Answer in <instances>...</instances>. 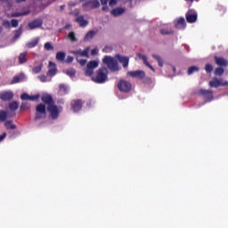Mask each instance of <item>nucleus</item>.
Instances as JSON below:
<instances>
[{"label": "nucleus", "mask_w": 228, "mask_h": 228, "mask_svg": "<svg viewBox=\"0 0 228 228\" xmlns=\"http://www.w3.org/2000/svg\"><path fill=\"white\" fill-rule=\"evenodd\" d=\"M45 51H54V46L51 44V42H46L44 45Z\"/></svg>", "instance_id": "nucleus-37"}, {"label": "nucleus", "mask_w": 228, "mask_h": 228, "mask_svg": "<svg viewBox=\"0 0 228 228\" xmlns=\"http://www.w3.org/2000/svg\"><path fill=\"white\" fill-rule=\"evenodd\" d=\"M199 94L206 99V102H211L213 100V91L211 90L200 89Z\"/></svg>", "instance_id": "nucleus-10"}, {"label": "nucleus", "mask_w": 228, "mask_h": 228, "mask_svg": "<svg viewBox=\"0 0 228 228\" xmlns=\"http://www.w3.org/2000/svg\"><path fill=\"white\" fill-rule=\"evenodd\" d=\"M127 76L131 77H138V79H143L145 77V71L135 70V71H128Z\"/></svg>", "instance_id": "nucleus-16"}, {"label": "nucleus", "mask_w": 228, "mask_h": 228, "mask_svg": "<svg viewBox=\"0 0 228 228\" xmlns=\"http://www.w3.org/2000/svg\"><path fill=\"white\" fill-rule=\"evenodd\" d=\"M26 0H16V3H24Z\"/></svg>", "instance_id": "nucleus-56"}, {"label": "nucleus", "mask_w": 228, "mask_h": 228, "mask_svg": "<svg viewBox=\"0 0 228 228\" xmlns=\"http://www.w3.org/2000/svg\"><path fill=\"white\" fill-rule=\"evenodd\" d=\"M28 56V52H23L20 53L18 60L20 65H23V63H26L28 61V59L26 58Z\"/></svg>", "instance_id": "nucleus-23"}, {"label": "nucleus", "mask_w": 228, "mask_h": 228, "mask_svg": "<svg viewBox=\"0 0 228 228\" xmlns=\"http://www.w3.org/2000/svg\"><path fill=\"white\" fill-rule=\"evenodd\" d=\"M66 53L64 52H58L56 53V61H65Z\"/></svg>", "instance_id": "nucleus-26"}, {"label": "nucleus", "mask_w": 228, "mask_h": 228, "mask_svg": "<svg viewBox=\"0 0 228 228\" xmlns=\"http://www.w3.org/2000/svg\"><path fill=\"white\" fill-rule=\"evenodd\" d=\"M40 99V94H36V95H29L27 93H23L20 95V100L21 101H38Z\"/></svg>", "instance_id": "nucleus-15"}, {"label": "nucleus", "mask_w": 228, "mask_h": 228, "mask_svg": "<svg viewBox=\"0 0 228 228\" xmlns=\"http://www.w3.org/2000/svg\"><path fill=\"white\" fill-rule=\"evenodd\" d=\"M47 111H49L50 117H52L53 120H56L58 117H60V110L54 103L47 106Z\"/></svg>", "instance_id": "nucleus-8"}, {"label": "nucleus", "mask_w": 228, "mask_h": 228, "mask_svg": "<svg viewBox=\"0 0 228 228\" xmlns=\"http://www.w3.org/2000/svg\"><path fill=\"white\" fill-rule=\"evenodd\" d=\"M38 79H40L42 83H45L47 81V77L45 75H40Z\"/></svg>", "instance_id": "nucleus-47"}, {"label": "nucleus", "mask_w": 228, "mask_h": 228, "mask_svg": "<svg viewBox=\"0 0 228 228\" xmlns=\"http://www.w3.org/2000/svg\"><path fill=\"white\" fill-rule=\"evenodd\" d=\"M101 1V4H108V3L110 2V0H100Z\"/></svg>", "instance_id": "nucleus-53"}, {"label": "nucleus", "mask_w": 228, "mask_h": 228, "mask_svg": "<svg viewBox=\"0 0 228 228\" xmlns=\"http://www.w3.org/2000/svg\"><path fill=\"white\" fill-rule=\"evenodd\" d=\"M75 20L81 28H86L88 26V20H85V16L83 15L77 17Z\"/></svg>", "instance_id": "nucleus-22"}, {"label": "nucleus", "mask_w": 228, "mask_h": 228, "mask_svg": "<svg viewBox=\"0 0 228 228\" xmlns=\"http://www.w3.org/2000/svg\"><path fill=\"white\" fill-rule=\"evenodd\" d=\"M68 38H69L71 42H77V39L76 38V34L74 32H69L68 35Z\"/></svg>", "instance_id": "nucleus-41"}, {"label": "nucleus", "mask_w": 228, "mask_h": 228, "mask_svg": "<svg viewBox=\"0 0 228 228\" xmlns=\"http://www.w3.org/2000/svg\"><path fill=\"white\" fill-rule=\"evenodd\" d=\"M118 88L119 92H123L124 94H129V91L133 88V85L127 80L121 79L118 83Z\"/></svg>", "instance_id": "nucleus-4"}, {"label": "nucleus", "mask_w": 228, "mask_h": 228, "mask_svg": "<svg viewBox=\"0 0 228 228\" xmlns=\"http://www.w3.org/2000/svg\"><path fill=\"white\" fill-rule=\"evenodd\" d=\"M41 101L43 103H39L36 106L35 120H41V118H45L47 117V108L45 107V104L47 106H52L54 104V100L49 94H44L41 96Z\"/></svg>", "instance_id": "nucleus-1"}, {"label": "nucleus", "mask_w": 228, "mask_h": 228, "mask_svg": "<svg viewBox=\"0 0 228 228\" xmlns=\"http://www.w3.org/2000/svg\"><path fill=\"white\" fill-rule=\"evenodd\" d=\"M11 26L12 28H17L19 26V20H15V19L12 20Z\"/></svg>", "instance_id": "nucleus-44"}, {"label": "nucleus", "mask_w": 228, "mask_h": 228, "mask_svg": "<svg viewBox=\"0 0 228 228\" xmlns=\"http://www.w3.org/2000/svg\"><path fill=\"white\" fill-rule=\"evenodd\" d=\"M160 33L162 35H174V30L172 28H161Z\"/></svg>", "instance_id": "nucleus-34"}, {"label": "nucleus", "mask_w": 228, "mask_h": 228, "mask_svg": "<svg viewBox=\"0 0 228 228\" xmlns=\"http://www.w3.org/2000/svg\"><path fill=\"white\" fill-rule=\"evenodd\" d=\"M77 61L82 67H85V65H86V60L85 59L77 58Z\"/></svg>", "instance_id": "nucleus-46"}, {"label": "nucleus", "mask_w": 228, "mask_h": 228, "mask_svg": "<svg viewBox=\"0 0 228 228\" xmlns=\"http://www.w3.org/2000/svg\"><path fill=\"white\" fill-rule=\"evenodd\" d=\"M102 12H110V7H108V4H102Z\"/></svg>", "instance_id": "nucleus-50"}, {"label": "nucleus", "mask_w": 228, "mask_h": 228, "mask_svg": "<svg viewBox=\"0 0 228 228\" xmlns=\"http://www.w3.org/2000/svg\"><path fill=\"white\" fill-rule=\"evenodd\" d=\"M48 72L47 76H50V77H53V76H56L58 72V69L56 68V63L53 61H49V66H48Z\"/></svg>", "instance_id": "nucleus-14"}, {"label": "nucleus", "mask_w": 228, "mask_h": 228, "mask_svg": "<svg viewBox=\"0 0 228 228\" xmlns=\"http://www.w3.org/2000/svg\"><path fill=\"white\" fill-rule=\"evenodd\" d=\"M94 35H95V31L91 30L86 33V35L84 37V40H92V38H94Z\"/></svg>", "instance_id": "nucleus-32"}, {"label": "nucleus", "mask_w": 228, "mask_h": 228, "mask_svg": "<svg viewBox=\"0 0 228 228\" xmlns=\"http://www.w3.org/2000/svg\"><path fill=\"white\" fill-rule=\"evenodd\" d=\"M126 3H129V7L133 8V0H126Z\"/></svg>", "instance_id": "nucleus-54"}, {"label": "nucleus", "mask_w": 228, "mask_h": 228, "mask_svg": "<svg viewBox=\"0 0 228 228\" xmlns=\"http://www.w3.org/2000/svg\"><path fill=\"white\" fill-rule=\"evenodd\" d=\"M116 58L119 63H122L124 69H127V67H129V57L118 54Z\"/></svg>", "instance_id": "nucleus-17"}, {"label": "nucleus", "mask_w": 228, "mask_h": 228, "mask_svg": "<svg viewBox=\"0 0 228 228\" xmlns=\"http://www.w3.org/2000/svg\"><path fill=\"white\" fill-rule=\"evenodd\" d=\"M126 7H117L111 10L110 13L113 17H120L123 13H126Z\"/></svg>", "instance_id": "nucleus-18"}, {"label": "nucleus", "mask_w": 228, "mask_h": 228, "mask_svg": "<svg viewBox=\"0 0 228 228\" xmlns=\"http://www.w3.org/2000/svg\"><path fill=\"white\" fill-rule=\"evenodd\" d=\"M101 6L99 0H89L83 4L85 12H90V10H95Z\"/></svg>", "instance_id": "nucleus-5"}, {"label": "nucleus", "mask_w": 228, "mask_h": 228, "mask_svg": "<svg viewBox=\"0 0 228 228\" xmlns=\"http://www.w3.org/2000/svg\"><path fill=\"white\" fill-rule=\"evenodd\" d=\"M22 35V27H20L19 29L15 31L14 37L19 38Z\"/></svg>", "instance_id": "nucleus-43"}, {"label": "nucleus", "mask_w": 228, "mask_h": 228, "mask_svg": "<svg viewBox=\"0 0 228 228\" xmlns=\"http://www.w3.org/2000/svg\"><path fill=\"white\" fill-rule=\"evenodd\" d=\"M194 72H199V67L197 66H191L188 69L187 74L189 76H191V74H194Z\"/></svg>", "instance_id": "nucleus-33"}, {"label": "nucleus", "mask_w": 228, "mask_h": 228, "mask_svg": "<svg viewBox=\"0 0 228 228\" xmlns=\"http://www.w3.org/2000/svg\"><path fill=\"white\" fill-rule=\"evenodd\" d=\"M185 1H187L189 3H193L194 0H185Z\"/></svg>", "instance_id": "nucleus-58"}, {"label": "nucleus", "mask_w": 228, "mask_h": 228, "mask_svg": "<svg viewBox=\"0 0 228 228\" xmlns=\"http://www.w3.org/2000/svg\"><path fill=\"white\" fill-rule=\"evenodd\" d=\"M209 86H211V88H218V86H228V81L222 82V80L218 78H214L209 82Z\"/></svg>", "instance_id": "nucleus-12"}, {"label": "nucleus", "mask_w": 228, "mask_h": 228, "mask_svg": "<svg viewBox=\"0 0 228 228\" xmlns=\"http://www.w3.org/2000/svg\"><path fill=\"white\" fill-rule=\"evenodd\" d=\"M224 72H225V70L224 69V68L222 67H218L215 69V75L216 76H224Z\"/></svg>", "instance_id": "nucleus-35"}, {"label": "nucleus", "mask_w": 228, "mask_h": 228, "mask_svg": "<svg viewBox=\"0 0 228 228\" xmlns=\"http://www.w3.org/2000/svg\"><path fill=\"white\" fill-rule=\"evenodd\" d=\"M6 118H8V112L0 110V122H6Z\"/></svg>", "instance_id": "nucleus-29"}, {"label": "nucleus", "mask_w": 228, "mask_h": 228, "mask_svg": "<svg viewBox=\"0 0 228 228\" xmlns=\"http://www.w3.org/2000/svg\"><path fill=\"white\" fill-rule=\"evenodd\" d=\"M138 58L140 60H142L144 65H146V67H148L149 69H151V70H152L153 72H155V69L154 67H152V65H151V63H149V60L147 59V57L142 53H138L137 54Z\"/></svg>", "instance_id": "nucleus-21"}, {"label": "nucleus", "mask_w": 228, "mask_h": 228, "mask_svg": "<svg viewBox=\"0 0 228 228\" xmlns=\"http://www.w3.org/2000/svg\"><path fill=\"white\" fill-rule=\"evenodd\" d=\"M99 67V62L97 61H90L86 64V76H92L94 74V69Z\"/></svg>", "instance_id": "nucleus-7"}, {"label": "nucleus", "mask_w": 228, "mask_h": 228, "mask_svg": "<svg viewBox=\"0 0 228 228\" xmlns=\"http://www.w3.org/2000/svg\"><path fill=\"white\" fill-rule=\"evenodd\" d=\"M6 138V133H3L2 135H0V142H3V140H4Z\"/></svg>", "instance_id": "nucleus-52"}, {"label": "nucleus", "mask_w": 228, "mask_h": 228, "mask_svg": "<svg viewBox=\"0 0 228 228\" xmlns=\"http://www.w3.org/2000/svg\"><path fill=\"white\" fill-rule=\"evenodd\" d=\"M26 15H29V11H26V12H14L12 14V17H24Z\"/></svg>", "instance_id": "nucleus-36"}, {"label": "nucleus", "mask_w": 228, "mask_h": 228, "mask_svg": "<svg viewBox=\"0 0 228 228\" xmlns=\"http://www.w3.org/2000/svg\"><path fill=\"white\" fill-rule=\"evenodd\" d=\"M117 4V0H110L109 1V5L110 6H115Z\"/></svg>", "instance_id": "nucleus-51"}, {"label": "nucleus", "mask_w": 228, "mask_h": 228, "mask_svg": "<svg viewBox=\"0 0 228 228\" xmlns=\"http://www.w3.org/2000/svg\"><path fill=\"white\" fill-rule=\"evenodd\" d=\"M102 61L105 63V65H107L108 69H110L111 72H118V70H120V69H118V62L112 57L106 55L102 59Z\"/></svg>", "instance_id": "nucleus-2"}, {"label": "nucleus", "mask_w": 228, "mask_h": 228, "mask_svg": "<svg viewBox=\"0 0 228 228\" xmlns=\"http://www.w3.org/2000/svg\"><path fill=\"white\" fill-rule=\"evenodd\" d=\"M59 88H60V92H63L64 94H67V86H65L64 84H61Z\"/></svg>", "instance_id": "nucleus-45"}, {"label": "nucleus", "mask_w": 228, "mask_h": 228, "mask_svg": "<svg viewBox=\"0 0 228 228\" xmlns=\"http://www.w3.org/2000/svg\"><path fill=\"white\" fill-rule=\"evenodd\" d=\"M3 26H4V28H11V23H10L9 20H4V23H3Z\"/></svg>", "instance_id": "nucleus-48"}, {"label": "nucleus", "mask_w": 228, "mask_h": 228, "mask_svg": "<svg viewBox=\"0 0 228 228\" xmlns=\"http://www.w3.org/2000/svg\"><path fill=\"white\" fill-rule=\"evenodd\" d=\"M67 76H69V77H74L76 76V69H69L66 70Z\"/></svg>", "instance_id": "nucleus-38"}, {"label": "nucleus", "mask_w": 228, "mask_h": 228, "mask_svg": "<svg viewBox=\"0 0 228 228\" xmlns=\"http://www.w3.org/2000/svg\"><path fill=\"white\" fill-rule=\"evenodd\" d=\"M172 70L173 72H175V68L174 66H172Z\"/></svg>", "instance_id": "nucleus-57"}, {"label": "nucleus", "mask_w": 228, "mask_h": 228, "mask_svg": "<svg viewBox=\"0 0 228 228\" xmlns=\"http://www.w3.org/2000/svg\"><path fill=\"white\" fill-rule=\"evenodd\" d=\"M14 94L12 91H2L0 92V100L7 102L8 101H12L13 99Z\"/></svg>", "instance_id": "nucleus-11"}, {"label": "nucleus", "mask_w": 228, "mask_h": 228, "mask_svg": "<svg viewBox=\"0 0 228 228\" xmlns=\"http://www.w3.org/2000/svg\"><path fill=\"white\" fill-rule=\"evenodd\" d=\"M215 61L219 67H227L228 61L224 57L215 56Z\"/></svg>", "instance_id": "nucleus-20"}, {"label": "nucleus", "mask_w": 228, "mask_h": 228, "mask_svg": "<svg viewBox=\"0 0 228 228\" xmlns=\"http://www.w3.org/2000/svg\"><path fill=\"white\" fill-rule=\"evenodd\" d=\"M12 120H7L4 123L6 129H17V126L12 124Z\"/></svg>", "instance_id": "nucleus-31"}, {"label": "nucleus", "mask_w": 228, "mask_h": 228, "mask_svg": "<svg viewBox=\"0 0 228 228\" xmlns=\"http://www.w3.org/2000/svg\"><path fill=\"white\" fill-rule=\"evenodd\" d=\"M185 18L189 24H195V22H197V19H199V14L197 13V11L189 9L185 13Z\"/></svg>", "instance_id": "nucleus-6"}, {"label": "nucleus", "mask_w": 228, "mask_h": 228, "mask_svg": "<svg viewBox=\"0 0 228 228\" xmlns=\"http://www.w3.org/2000/svg\"><path fill=\"white\" fill-rule=\"evenodd\" d=\"M31 108V104L28 102H22L20 107V111H26V110H29Z\"/></svg>", "instance_id": "nucleus-30"}, {"label": "nucleus", "mask_w": 228, "mask_h": 228, "mask_svg": "<svg viewBox=\"0 0 228 228\" xmlns=\"http://www.w3.org/2000/svg\"><path fill=\"white\" fill-rule=\"evenodd\" d=\"M38 42H40V39L36 37L32 41L27 43L26 45L28 49H33V47H37V45H38Z\"/></svg>", "instance_id": "nucleus-24"}, {"label": "nucleus", "mask_w": 228, "mask_h": 228, "mask_svg": "<svg viewBox=\"0 0 228 228\" xmlns=\"http://www.w3.org/2000/svg\"><path fill=\"white\" fill-rule=\"evenodd\" d=\"M205 70L208 72V74H211V72H213V65L209 63L206 64Z\"/></svg>", "instance_id": "nucleus-42"}, {"label": "nucleus", "mask_w": 228, "mask_h": 228, "mask_svg": "<svg viewBox=\"0 0 228 228\" xmlns=\"http://www.w3.org/2000/svg\"><path fill=\"white\" fill-rule=\"evenodd\" d=\"M21 81H24V74L14 76L11 83L12 85H16L17 83H20Z\"/></svg>", "instance_id": "nucleus-25"}, {"label": "nucleus", "mask_w": 228, "mask_h": 228, "mask_svg": "<svg viewBox=\"0 0 228 228\" xmlns=\"http://www.w3.org/2000/svg\"><path fill=\"white\" fill-rule=\"evenodd\" d=\"M72 61H74V57L68 56L66 59V63H72Z\"/></svg>", "instance_id": "nucleus-49"}, {"label": "nucleus", "mask_w": 228, "mask_h": 228, "mask_svg": "<svg viewBox=\"0 0 228 228\" xmlns=\"http://www.w3.org/2000/svg\"><path fill=\"white\" fill-rule=\"evenodd\" d=\"M42 67H44L43 64H40V65L35 67V68L32 69L33 74H39V72L42 71Z\"/></svg>", "instance_id": "nucleus-40"}, {"label": "nucleus", "mask_w": 228, "mask_h": 228, "mask_svg": "<svg viewBox=\"0 0 228 228\" xmlns=\"http://www.w3.org/2000/svg\"><path fill=\"white\" fill-rule=\"evenodd\" d=\"M152 58H154V60L158 61L159 67H163V64L165 63V61H163V58H161V56L157 54H152Z\"/></svg>", "instance_id": "nucleus-27"}, {"label": "nucleus", "mask_w": 228, "mask_h": 228, "mask_svg": "<svg viewBox=\"0 0 228 228\" xmlns=\"http://www.w3.org/2000/svg\"><path fill=\"white\" fill-rule=\"evenodd\" d=\"M108 69L106 68H101L97 71V75L95 77H93L92 80L94 83H98L99 85H102V83H106L108 81V74H106V71Z\"/></svg>", "instance_id": "nucleus-3"}, {"label": "nucleus", "mask_w": 228, "mask_h": 228, "mask_svg": "<svg viewBox=\"0 0 228 228\" xmlns=\"http://www.w3.org/2000/svg\"><path fill=\"white\" fill-rule=\"evenodd\" d=\"M76 54H79V56H86V58H88V49H86L84 51H77L76 52Z\"/></svg>", "instance_id": "nucleus-39"}, {"label": "nucleus", "mask_w": 228, "mask_h": 228, "mask_svg": "<svg viewBox=\"0 0 228 228\" xmlns=\"http://www.w3.org/2000/svg\"><path fill=\"white\" fill-rule=\"evenodd\" d=\"M42 24H44L42 19H36L28 22V27L29 29H37V28H42Z\"/></svg>", "instance_id": "nucleus-13"}, {"label": "nucleus", "mask_w": 228, "mask_h": 228, "mask_svg": "<svg viewBox=\"0 0 228 228\" xmlns=\"http://www.w3.org/2000/svg\"><path fill=\"white\" fill-rule=\"evenodd\" d=\"M9 109L11 110V111H17V110H19V102H12L9 103Z\"/></svg>", "instance_id": "nucleus-28"}, {"label": "nucleus", "mask_w": 228, "mask_h": 228, "mask_svg": "<svg viewBox=\"0 0 228 228\" xmlns=\"http://www.w3.org/2000/svg\"><path fill=\"white\" fill-rule=\"evenodd\" d=\"M175 26L177 29H185L186 20L184 19V17H181L178 20H176V22H175Z\"/></svg>", "instance_id": "nucleus-19"}, {"label": "nucleus", "mask_w": 228, "mask_h": 228, "mask_svg": "<svg viewBox=\"0 0 228 228\" xmlns=\"http://www.w3.org/2000/svg\"><path fill=\"white\" fill-rule=\"evenodd\" d=\"M91 54L94 56V55H95V54H97V49H93L92 51H91Z\"/></svg>", "instance_id": "nucleus-55"}, {"label": "nucleus", "mask_w": 228, "mask_h": 228, "mask_svg": "<svg viewBox=\"0 0 228 228\" xmlns=\"http://www.w3.org/2000/svg\"><path fill=\"white\" fill-rule=\"evenodd\" d=\"M71 104V110L77 113L78 111H81V110L83 109V100H73L70 102Z\"/></svg>", "instance_id": "nucleus-9"}]
</instances>
